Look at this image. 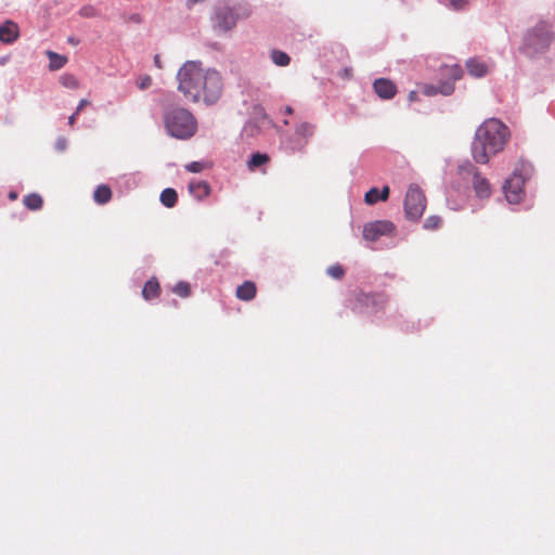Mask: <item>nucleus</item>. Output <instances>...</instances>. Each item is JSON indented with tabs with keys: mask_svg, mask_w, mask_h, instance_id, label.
Instances as JSON below:
<instances>
[{
	"mask_svg": "<svg viewBox=\"0 0 555 555\" xmlns=\"http://www.w3.org/2000/svg\"><path fill=\"white\" fill-rule=\"evenodd\" d=\"M178 90L193 102L214 105L222 94V78L214 68L204 69L199 61H186L177 74Z\"/></svg>",
	"mask_w": 555,
	"mask_h": 555,
	"instance_id": "nucleus-1",
	"label": "nucleus"
},
{
	"mask_svg": "<svg viewBox=\"0 0 555 555\" xmlns=\"http://www.w3.org/2000/svg\"><path fill=\"white\" fill-rule=\"evenodd\" d=\"M506 125L496 118L483 121L475 131L472 142V156L477 164H487L491 156L500 153L509 139Z\"/></svg>",
	"mask_w": 555,
	"mask_h": 555,
	"instance_id": "nucleus-2",
	"label": "nucleus"
},
{
	"mask_svg": "<svg viewBox=\"0 0 555 555\" xmlns=\"http://www.w3.org/2000/svg\"><path fill=\"white\" fill-rule=\"evenodd\" d=\"M251 11L246 3L230 5L227 2H218L210 14L211 28L217 35H224L235 28L240 20H246Z\"/></svg>",
	"mask_w": 555,
	"mask_h": 555,
	"instance_id": "nucleus-3",
	"label": "nucleus"
},
{
	"mask_svg": "<svg viewBox=\"0 0 555 555\" xmlns=\"http://www.w3.org/2000/svg\"><path fill=\"white\" fill-rule=\"evenodd\" d=\"M164 126L169 137L188 140L192 138L197 130V122L193 114L183 107H167L163 115Z\"/></svg>",
	"mask_w": 555,
	"mask_h": 555,
	"instance_id": "nucleus-4",
	"label": "nucleus"
},
{
	"mask_svg": "<svg viewBox=\"0 0 555 555\" xmlns=\"http://www.w3.org/2000/svg\"><path fill=\"white\" fill-rule=\"evenodd\" d=\"M533 165L527 160L519 159L513 170L512 176L505 180L503 192L509 204L520 203L525 192L524 185L533 175Z\"/></svg>",
	"mask_w": 555,
	"mask_h": 555,
	"instance_id": "nucleus-5",
	"label": "nucleus"
},
{
	"mask_svg": "<svg viewBox=\"0 0 555 555\" xmlns=\"http://www.w3.org/2000/svg\"><path fill=\"white\" fill-rule=\"evenodd\" d=\"M554 35L550 25L540 21L534 27L529 28L522 39L521 51L528 56H535L544 53L551 46Z\"/></svg>",
	"mask_w": 555,
	"mask_h": 555,
	"instance_id": "nucleus-6",
	"label": "nucleus"
},
{
	"mask_svg": "<svg viewBox=\"0 0 555 555\" xmlns=\"http://www.w3.org/2000/svg\"><path fill=\"white\" fill-rule=\"evenodd\" d=\"M440 75L446 78V80H440L437 85H425L423 88L425 95L452 94L454 92V82L462 78L463 69L457 64L444 65L440 67Z\"/></svg>",
	"mask_w": 555,
	"mask_h": 555,
	"instance_id": "nucleus-7",
	"label": "nucleus"
},
{
	"mask_svg": "<svg viewBox=\"0 0 555 555\" xmlns=\"http://www.w3.org/2000/svg\"><path fill=\"white\" fill-rule=\"evenodd\" d=\"M403 205L406 219L416 221L423 216L426 208V198L418 185L411 184L409 186Z\"/></svg>",
	"mask_w": 555,
	"mask_h": 555,
	"instance_id": "nucleus-8",
	"label": "nucleus"
},
{
	"mask_svg": "<svg viewBox=\"0 0 555 555\" xmlns=\"http://www.w3.org/2000/svg\"><path fill=\"white\" fill-rule=\"evenodd\" d=\"M386 296L382 293L360 292L356 296L353 310L359 313L374 314L384 309Z\"/></svg>",
	"mask_w": 555,
	"mask_h": 555,
	"instance_id": "nucleus-9",
	"label": "nucleus"
},
{
	"mask_svg": "<svg viewBox=\"0 0 555 555\" xmlns=\"http://www.w3.org/2000/svg\"><path fill=\"white\" fill-rule=\"evenodd\" d=\"M396 227L389 220H375L363 225L362 235L367 242H376L382 236L395 234Z\"/></svg>",
	"mask_w": 555,
	"mask_h": 555,
	"instance_id": "nucleus-10",
	"label": "nucleus"
},
{
	"mask_svg": "<svg viewBox=\"0 0 555 555\" xmlns=\"http://www.w3.org/2000/svg\"><path fill=\"white\" fill-rule=\"evenodd\" d=\"M374 92L383 100H390L397 93V86L387 78H377L373 82Z\"/></svg>",
	"mask_w": 555,
	"mask_h": 555,
	"instance_id": "nucleus-11",
	"label": "nucleus"
},
{
	"mask_svg": "<svg viewBox=\"0 0 555 555\" xmlns=\"http://www.w3.org/2000/svg\"><path fill=\"white\" fill-rule=\"evenodd\" d=\"M281 145L286 153L294 154L296 152H301L306 145L307 140L301 137H297L294 132L293 134H285L281 139Z\"/></svg>",
	"mask_w": 555,
	"mask_h": 555,
	"instance_id": "nucleus-12",
	"label": "nucleus"
},
{
	"mask_svg": "<svg viewBox=\"0 0 555 555\" xmlns=\"http://www.w3.org/2000/svg\"><path fill=\"white\" fill-rule=\"evenodd\" d=\"M472 183L474 192L479 199L489 198L491 196L490 182L487 178L482 177L481 173H475Z\"/></svg>",
	"mask_w": 555,
	"mask_h": 555,
	"instance_id": "nucleus-13",
	"label": "nucleus"
},
{
	"mask_svg": "<svg viewBox=\"0 0 555 555\" xmlns=\"http://www.w3.org/2000/svg\"><path fill=\"white\" fill-rule=\"evenodd\" d=\"M18 38L17 25L8 20L0 25V41L7 44H11Z\"/></svg>",
	"mask_w": 555,
	"mask_h": 555,
	"instance_id": "nucleus-14",
	"label": "nucleus"
},
{
	"mask_svg": "<svg viewBox=\"0 0 555 555\" xmlns=\"http://www.w3.org/2000/svg\"><path fill=\"white\" fill-rule=\"evenodd\" d=\"M390 189L388 185H384L382 190L373 186L364 194V203L366 205H374L379 201L385 202L388 199Z\"/></svg>",
	"mask_w": 555,
	"mask_h": 555,
	"instance_id": "nucleus-15",
	"label": "nucleus"
},
{
	"mask_svg": "<svg viewBox=\"0 0 555 555\" xmlns=\"http://www.w3.org/2000/svg\"><path fill=\"white\" fill-rule=\"evenodd\" d=\"M189 192L197 199H203L210 193V186L206 181H191L189 183Z\"/></svg>",
	"mask_w": 555,
	"mask_h": 555,
	"instance_id": "nucleus-16",
	"label": "nucleus"
},
{
	"mask_svg": "<svg viewBox=\"0 0 555 555\" xmlns=\"http://www.w3.org/2000/svg\"><path fill=\"white\" fill-rule=\"evenodd\" d=\"M466 68L468 74L476 78L486 76L488 72L487 65L475 57L467 60Z\"/></svg>",
	"mask_w": 555,
	"mask_h": 555,
	"instance_id": "nucleus-17",
	"label": "nucleus"
},
{
	"mask_svg": "<svg viewBox=\"0 0 555 555\" xmlns=\"http://www.w3.org/2000/svg\"><path fill=\"white\" fill-rule=\"evenodd\" d=\"M256 285L251 281H245L236 288V297L241 300H251L256 296Z\"/></svg>",
	"mask_w": 555,
	"mask_h": 555,
	"instance_id": "nucleus-18",
	"label": "nucleus"
},
{
	"mask_svg": "<svg viewBox=\"0 0 555 555\" xmlns=\"http://www.w3.org/2000/svg\"><path fill=\"white\" fill-rule=\"evenodd\" d=\"M112 198V190L106 184H100L96 186L93 193V199L99 205L108 203Z\"/></svg>",
	"mask_w": 555,
	"mask_h": 555,
	"instance_id": "nucleus-19",
	"label": "nucleus"
},
{
	"mask_svg": "<svg viewBox=\"0 0 555 555\" xmlns=\"http://www.w3.org/2000/svg\"><path fill=\"white\" fill-rule=\"evenodd\" d=\"M159 201L166 208H172L178 202V193L172 188H166L162 191Z\"/></svg>",
	"mask_w": 555,
	"mask_h": 555,
	"instance_id": "nucleus-20",
	"label": "nucleus"
},
{
	"mask_svg": "<svg viewBox=\"0 0 555 555\" xmlns=\"http://www.w3.org/2000/svg\"><path fill=\"white\" fill-rule=\"evenodd\" d=\"M159 294V283L155 278L150 279L143 286L142 296L146 300L157 297Z\"/></svg>",
	"mask_w": 555,
	"mask_h": 555,
	"instance_id": "nucleus-21",
	"label": "nucleus"
},
{
	"mask_svg": "<svg viewBox=\"0 0 555 555\" xmlns=\"http://www.w3.org/2000/svg\"><path fill=\"white\" fill-rule=\"evenodd\" d=\"M49 57V69L59 70L63 68L67 62V57L53 51H47Z\"/></svg>",
	"mask_w": 555,
	"mask_h": 555,
	"instance_id": "nucleus-22",
	"label": "nucleus"
},
{
	"mask_svg": "<svg viewBox=\"0 0 555 555\" xmlns=\"http://www.w3.org/2000/svg\"><path fill=\"white\" fill-rule=\"evenodd\" d=\"M269 162V156L266 153H253L247 165L250 170H255Z\"/></svg>",
	"mask_w": 555,
	"mask_h": 555,
	"instance_id": "nucleus-23",
	"label": "nucleus"
},
{
	"mask_svg": "<svg viewBox=\"0 0 555 555\" xmlns=\"http://www.w3.org/2000/svg\"><path fill=\"white\" fill-rule=\"evenodd\" d=\"M24 204L30 210H39L42 207L43 201L38 193H30L24 197Z\"/></svg>",
	"mask_w": 555,
	"mask_h": 555,
	"instance_id": "nucleus-24",
	"label": "nucleus"
},
{
	"mask_svg": "<svg viewBox=\"0 0 555 555\" xmlns=\"http://www.w3.org/2000/svg\"><path fill=\"white\" fill-rule=\"evenodd\" d=\"M270 57L271 61L278 66H287L291 63V56L281 50H272Z\"/></svg>",
	"mask_w": 555,
	"mask_h": 555,
	"instance_id": "nucleus-25",
	"label": "nucleus"
},
{
	"mask_svg": "<svg viewBox=\"0 0 555 555\" xmlns=\"http://www.w3.org/2000/svg\"><path fill=\"white\" fill-rule=\"evenodd\" d=\"M314 132V126L310 122L302 121L296 126L295 133L297 137L305 138L308 141Z\"/></svg>",
	"mask_w": 555,
	"mask_h": 555,
	"instance_id": "nucleus-26",
	"label": "nucleus"
},
{
	"mask_svg": "<svg viewBox=\"0 0 555 555\" xmlns=\"http://www.w3.org/2000/svg\"><path fill=\"white\" fill-rule=\"evenodd\" d=\"M459 173L462 177L473 176V179H474L475 173H480V172L472 162L466 160L463 164L459 165Z\"/></svg>",
	"mask_w": 555,
	"mask_h": 555,
	"instance_id": "nucleus-27",
	"label": "nucleus"
},
{
	"mask_svg": "<svg viewBox=\"0 0 555 555\" xmlns=\"http://www.w3.org/2000/svg\"><path fill=\"white\" fill-rule=\"evenodd\" d=\"M173 292L180 297H189L191 295L190 284L188 282L180 281L175 285Z\"/></svg>",
	"mask_w": 555,
	"mask_h": 555,
	"instance_id": "nucleus-28",
	"label": "nucleus"
},
{
	"mask_svg": "<svg viewBox=\"0 0 555 555\" xmlns=\"http://www.w3.org/2000/svg\"><path fill=\"white\" fill-rule=\"evenodd\" d=\"M326 273L327 275L335 280H340L345 275V270L343 266H340L339 263H335L326 269Z\"/></svg>",
	"mask_w": 555,
	"mask_h": 555,
	"instance_id": "nucleus-29",
	"label": "nucleus"
},
{
	"mask_svg": "<svg viewBox=\"0 0 555 555\" xmlns=\"http://www.w3.org/2000/svg\"><path fill=\"white\" fill-rule=\"evenodd\" d=\"M441 223V218L439 216L433 215L425 219L424 228L426 230H435L438 229Z\"/></svg>",
	"mask_w": 555,
	"mask_h": 555,
	"instance_id": "nucleus-30",
	"label": "nucleus"
},
{
	"mask_svg": "<svg viewBox=\"0 0 555 555\" xmlns=\"http://www.w3.org/2000/svg\"><path fill=\"white\" fill-rule=\"evenodd\" d=\"M78 14L81 17L91 18V17H95L98 15V11L93 5L86 4L79 9Z\"/></svg>",
	"mask_w": 555,
	"mask_h": 555,
	"instance_id": "nucleus-31",
	"label": "nucleus"
},
{
	"mask_svg": "<svg viewBox=\"0 0 555 555\" xmlns=\"http://www.w3.org/2000/svg\"><path fill=\"white\" fill-rule=\"evenodd\" d=\"M468 2L469 0H450V8L455 11H461L468 4Z\"/></svg>",
	"mask_w": 555,
	"mask_h": 555,
	"instance_id": "nucleus-32",
	"label": "nucleus"
},
{
	"mask_svg": "<svg viewBox=\"0 0 555 555\" xmlns=\"http://www.w3.org/2000/svg\"><path fill=\"white\" fill-rule=\"evenodd\" d=\"M204 168V164L201 162H192L185 166V169L190 172H199Z\"/></svg>",
	"mask_w": 555,
	"mask_h": 555,
	"instance_id": "nucleus-33",
	"label": "nucleus"
},
{
	"mask_svg": "<svg viewBox=\"0 0 555 555\" xmlns=\"http://www.w3.org/2000/svg\"><path fill=\"white\" fill-rule=\"evenodd\" d=\"M54 149L57 152H64L67 149V140L64 137H59L55 141Z\"/></svg>",
	"mask_w": 555,
	"mask_h": 555,
	"instance_id": "nucleus-34",
	"label": "nucleus"
},
{
	"mask_svg": "<svg viewBox=\"0 0 555 555\" xmlns=\"http://www.w3.org/2000/svg\"><path fill=\"white\" fill-rule=\"evenodd\" d=\"M127 22L133 24H141L143 22V18L139 13H132L127 17Z\"/></svg>",
	"mask_w": 555,
	"mask_h": 555,
	"instance_id": "nucleus-35",
	"label": "nucleus"
},
{
	"mask_svg": "<svg viewBox=\"0 0 555 555\" xmlns=\"http://www.w3.org/2000/svg\"><path fill=\"white\" fill-rule=\"evenodd\" d=\"M63 85L66 87H75L76 81H75L74 77L68 76V77L63 78Z\"/></svg>",
	"mask_w": 555,
	"mask_h": 555,
	"instance_id": "nucleus-36",
	"label": "nucleus"
},
{
	"mask_svg": "<svg viewBox=\"0 0 555 555\" xmlns=\"http://www.w3.org/2000/svg\"><path fill=\"white\" fill-rule=\"evenodd\" d=\"M89 104V101L87 99H81L80 102L78 103L77 107H76V114H79L80 111L87 106Z\"/></svg>",
	"mask_w": 555,
	"mask_h": 555,
	"instance_id": "nucleus-37",
	"label": "nucleus"
},
{
	"mask_svg": "<svg viewBox=\"0 0 555 555\" xmlns=\"http://www.w3.org/2000/svg\"><path fill=\"white\" fill-rule=\"evenodd\" d=\"M151 85V78L150 77H145L141 83H140V89H145L147 88L149 86Z\"/></svg>",
	"mask_w": 555,
	"mask_h": 555,
	"instance_id": "nucleus-38",
	"label": "nucleus"
},
{
	"mask_svg": "<svg viewBox=\"0 0 555 555\" xmlns=\"http://www.w3.org/2000/svg\"><path fill=\"white\" fill-rule=\"evenodd\" d=\"M67 42L73 46H77V44H79L80 40L74 36H70L67 38Z\"/></svg>",
	"mask_w": 555,
	"mask_h": 555,
	"instance_id": "nucleus-39",
	"label": "nucleus"
},
{
	"mask_svg": "<svg viewBox=\"0 0 555 555\" xmlns=\"http://www.w3.org/2000/svg\"><path fill=\"white\" fill-rule=\"evenodd\" d=\"M78 114H76V112H74L69 117H68V124L69 125H74L76 118H77Z\"/></svg>",
	"mask_w": 555,
	"mask_h": 555,
	"instance_id": "nucleus-40",
	"label": "nucleus"
},
{
	"mask_svg": "<svg viewBox=\"0 0 555 555\" xmlns=\"http://www.w3.org/2000/svg\"><path fill=\"white\" fill-rule=\"evenodd\" d=\"M351 72H352V69H351V68H347V67H346V68H344V70H343V73H344V77H346V78H350V77H351V75H352V74H351Z\"/></svg>",
	"mask_w": 555,
	"mask_h": 555,
	"instance_id": "nucleus-41",
	"label": "nucleus"
},
{
	"mask_svg": "<svg viewBox=\"0 0 555 555\" xmlns=\"http://www.w3.org/2000/svg\"><path fill=\"white\" fill-rule=\"evenodd\" d=\"M154 64L157 66V67H162V64H160V56L158 54H156L154 56Z\"/></svg>",
	"mask_w": 555,
	"mask_h": 555,
	"instance_id": "nucleus-42",
	"label": "nucleus"
},
{
	"mask_svg": "<svg viewBox=\"0 0 555 555\" xmlns=\"http://www.w3.org/2000/svg\"><path fill=\"white\" fill-rule=\"evenodd\" d=\"M285 113L286 114H292L293 113V108L291 106H286L285 107Z\"/></svg>",
	"mask_w": 555,
	"mask_h": 555,
	"instance_id": "nucleus-43",
	"label": "nucleus"
},
{
	"mask_svg": "<svg viewBox=\"0 0 555 555\" xmlns=\"http://www.w3.org/2000/svg\"><path fill=\"white\" fill-rule=\"evenodd\" d=\"M16 196H17V195H16V193H15V192H11V193L9 194V197H10L11 199H15V198H16Z\"/></svg>",
	"mask_w": 555,
	"mask_h": 555,
	"instance_id": "nucleus-44",
	"label": "nucleus"
}]
</instances>
